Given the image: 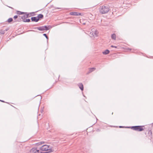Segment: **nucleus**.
Segmentation results:
<instances>
[{
	"mask_svg": "<svg viewBox=\"0 0 153 153\" xmlns=\"http://www.w3.org/2000/svg\"><path fill=\"white\" fill-rule=\"evenodd\" d=\"M0 33L2 34H4L5 33V31L2 30H0Z\"/></svg>",
	"mask_w": 153,
	"mask_h": 153,
	"instance_id": "nucleus-19",
	"label": "nucleus"
},
{
	"mask_svg": "<svg viewBox=\"0 0 153 153\" xmlns=\"http://www.w3.org/2000/svg\"><path fill=\"white\" fill-rule=\"evenodd\" d=\"M43 35L45 36L46 38L47 39V41H48V37L47 36V34L45 33H44L43 34Z\"/></svg>",
	"mask_w": 153,
	"mask_h": 153,
	"instance_id": "nucleus-20",
	"label": "nucleus"
},
{
	"mask_svg": "<svg viewBox=\"0 0 153 153\" xmlns=\"http://www.w3.org/2000/svg\"><path fill=\"white\" fill-rule=\"evenodd\" d=\"M110 10V8L108 5H103L100 6L99 8V11L102 14L107 13Z\"/></svg>",
	"mask_w": 153,
	"mask_h": 153,
	"instance_id": "nucleus-1",
	"label": "nucleus"
},
{
	"mask_svg": "<svg viewBox=\"0 0 153 153\" xmlns=\"http://www.w3.org/2000/svg\"><path fill=\"white\" fill-rule=\"evenodd\" d=\"M97 31H95V33H94L95 34L96 36H97Z\"/></svg>",
	"mask_w": 153,
	"mask_h": 153,
	"instance_id": "nucleus-26",
	"label": "nucleus"
},
{
	"mask_svg": "<svg viewBox=\"0 0 153 153\" xmlns=\"http://www.w3.org/2000/svg\"><path fill=\"white\" fill-rule=\"evenodd\" d=\"M145 134H146V132H145Z\"/></svg>",
	"mask_w": 153,
	"mask_h": 153,
	"instance_id": "nucleus-34",
	"label": "nucleus"
},
{
	"mask_svg": "<svg viewBox=\"0 0 153 153\" xmlns=\"http://www.w3.org/2000/svg\"><path fill=\"white\" fill-rule=\"evenodd\" d=\"M78 85L82 91H83V86L82 83H79L78 84Z\"/></svg>",
	"mask_w": 153,
	"mask_h": 153,
	"instance_id": "nucleus-10",
	"label": "nucleus"
},
{
	"mask_svg": "<svg viewBox=\"0 0 153 153\" xmlns=\"http://www.w3.org/2000/svg\"><path fill=\"white\" fill-rule=\"evenodd\" d=\"M23 22H30V19H24V20H23Z\"/></svg>",
	"mask_w": 153,
	"mask_h": 153,
	"instance_id": "nucleus-16",
	"label": "nucleus"
},
{
	"mask_svg": "<svg viewBox=\"0 0 153 153\" xmlns=\"http://www.w3.org/2000/svg\"><path fill=\"white\" fill-rule=\"evenodd\" d=\"M0 101L2 102H5L3 101V100H0Z\"/></svg>",
	"mask_w": 153,
	"mask_h": 153,
	"instance_id": "nucleus-28",
	"label": "nucleus"
},
{
	"mask_svg": "<svg viewBox=\"0 0 153 153\" xmlns=\"http://www.w3.org/2000/svg\"><path fill=\"white\" fill-rule=\"evenodd\" d=\"M31 31H34V30H31Z\"/></svg>",
	"mask_w": 153,
	"mask_h": 153,
	"instance_id": "nucleus-31",
	"label": "nucleus"
},
{
	"mask_svg": "<svg viewBox=\"0 0 153 153\" xmlns=\"http://www.w3.org/2000/svg\"><path fill=\"white\" fill-rule=\"evenodd\" d=\"M13 21V19L12 18H9L7 20V21L8 22L10 23L12 22Z\"/></svg>",
	"mask_w": 153,
	"mask_h": 153,
	"instance_id": "nucleus-18",
	"label": "nucleus"
},
{
	"mask_svg": "<svg viewBox=\"0 0 153 153\" xmlns=\"http://www.w3.org/2000/svg\"><path fill=\"white\" fill-rule=\"evenodd\" d=\"M47 152H43L36 148H32L30 150V153H49L54 151L53 149L49 150Z\"/></svg>",
	"mask_w": 153,
	"mask_h": 153,
	"instance_id": "nucleus-3",
	"label": "nucleus"
},
{
	"mask_svg": "<svg viewBox=\"0 0 153 153\" xmlns=\"http://www.w3.org/2000/svg\"><path fill=\"white\" fill-rule=\"evenodd\" d=\"M56 9H61V8H59V7H56Z\"/></svg>",
	"mask_w": 153,
	"mask_h": 153,
	"instance_id": "nucleus-29",
	"label": "nucleus"
},
{
	"mask_svg": "<svg viewBox=\"0 0 153 153\" xmlns=\"http://www.w3.org/2000/svg\"><path fill=\"white\" fill-rule=\"evenodd\" d=\"M9 7L10 8H11L12 9L13 8L12 7Z\"/></svg>",
	"mask_w": 153,
	"mask_h": 153,
	"instance_id": "nucleus-30",
	"label": "nucleus"
},
{
	"mask_svg": "<svg viewBox=\"0 0 153 153\" xmlns=\"http://www.w3.org/2000/svg\"><path fill=\"white\" fill-rule=\"evenodd\" d=\"M37 17V19L39 21L40 19H43V18L44 16L43 14H40L38 15Z\"/></svg>",
	"mask_w": 153,
	"mask_h": 153,
	"instance_id": "nucleus-9",
	"label": "nucleus"
},
{
	"mask_svg": "<svg viewBox=\"0 0 153 153\" xmlns=\"http://www.w3.org/2000/svg\"><path fill=\"white\" fill-rule=\"evenodd\" d=\"M126 128H131L133 130L139 131H143L145 129L144 126H134L131 127H127Z\"/></svg>",
	"mask_w": 153,
	"mask_h": 153,
	"instance_id": "nucleus-2",
	"label": "nucleus"
},
{
	"mask_svg": "<svg viewBox=\"0 0 153 153\" xmlns=\"http://www.w3.org/2000/svg\"><path fill=\"white\" fill-rule=\"evenodd\" d=\"M148 138L150 140H151L152 138V133L151 130H149L148 132V135H147Z\"/></svg>",
	"mask_w": 153,
	"mask_h": 153,
	"instance_id": "nucleus-7",
	"label": "nucleus"
},
{
	"mask_svg": "<svg viewBox=\"0 0 153 153\" xmlns=\"http://www.w3.org/2000/svg\"><path fill=\"white\" fill-rule=\"evenodd\" d=\"M40 150L41 151H47L52 149L49 145H43L40 148Z\"/></svg>",
	"mask_w": 153,
	"mask_h": 153,
	"instance_id": "nucleus-5",
	"label": "nucleus"
},
{
	"mask_svg": "<svg viewBox=\"0 0 153 153\" xmlns=\"http://www.w3.org/2000/svg\"><path fill=\"white\" fill-rule=\"evenodd\" d=\"M116 36L115 34V33H113L112 34V35L111 36V38L112 39H113L115 40L116 39Z\"/></svg>",
	"mask_w": 153,
	"mask_h": 153,
	"instance_id": "nucleus-13",
	"label": "nucleus"
},
{
	"mask_svg": "<svg viewBox=\"0 0 153 153\" xmlns=\"http://www.w3.org/2000/svg\"><path fill=\"white\" fill-rule=\"evenodd\" d=\"M113 114V112H112V114Z\"/></svg>",
	"mask_w": 153,
	"mask_h": 153,
	"instance_id": "nucleus-32",
	"label": "nucleus"
},
{
	"mask_svg": "<svg viewBox=\"0 0 153 153\" xmlns=\"http://www.w3.org/2000/svg\"><path fill=\"white\" fill-rule=\"evenodd\" d=\"M109 52L110 51L108 49H106L104 51L102 52V53L104 55H106L108 54L109 53Z\"/></svg>",
	"mask_w": 153,
	"mask_h": 153,
	"instance_id": "nucleus-11",
	"label": "nucleus"
},
{
	"mask_svg": "<svg viewBox=\"0 0 153 153\" xmlns=\"http://www.w3.org/2000/svg\"><path fill=\"white\" fill-rule=\"evenodd\" d=\"M31 20L32 22H37L39 21L37 16L32 17L31 18Z\"/></svg>",
	"mask_w": 153,
	"mask_h": 153,
	"instance_id": "nucleus-8",
	"label": "nucleus"
},
{
	"mask_svg": "<svg viewBox=\"0 0 153 153\" xmlns=\"http://www.w3.org/2000/svg\"><path fill=\"white\" fill-rule=\"evenodd\" d=\"M18 17V16H17V15H15V16L14 17H13V18L14 19H17V18Z\"/></svg>",
	"mask_w": 153,
	"mask_h": 153,
	"instance_id": "nucleus-22",
	"label": "nucleus"
},
{
	"mask_svg": "<svg viewBox=\"0 0 153 153\" xmlns=\"http://www.w3.org/2000/svg\"><path fill=\"white\" fill-rule=\"evenodd\" d=\"M70 14L73 16H82L81 13L79 12H72L70 13Z\"/></svg>",
	"mask_w": 153,
	"mask_h": 153,
	"instance_id": "nucleus-6",
	"label": "nucleus"
},
{
	"mask_svg": "<svg viewBox=\"0 0 153 153\" xmlns=\"http://www.w3.org/2000/svg\"><path fill=\"white\" fill-rule=\"evenodd\" d=\"M9 29V28H7L5 30H4V31H5H5H7Z\"/></svg>",
	"mask_w": 153,
	"mask_h": 153,
	"instance_id": "nucleus-25",
	"label": "nucleus"
},
{
	"mask_svg": "<svg viewBox=\"0 0 153 153\" xmlns=\"http://www.w3.org/2000/svg\"><path fill=\"white\" fill-rule=\"evenodd\" d=\"M25 14L26 15V16L27 18L31 16H30V13H28L27 12H25Z\"/></svg>",
	"mask_w": 153,
	"mask_h": 153,
	"instance_id": "nucleus-15",
	"label": "nucleus"
},
{
	"mask_svg": "<svg viewBox=\"0 0 153 153\" xmlns=\"http://www.w3.org/2000/svg\"><path fill=\"white\" fill-rule=\"evenodd\" d=\"M152 124H153V123H152Z\"/></svg>",
	"mask_w": 153,
	"mask_h": 153,
	"instance_id": "nucleus-35",
	"label": "nucleus"
},
{
	"mask_svg": "<svg viewBox=\"0 0 153 153\" xmlns=\"http://www.w3.org/2000/svg\"><path fill=\"white\" fill-rule=\"evenodd\" d=\"M42 143H43L42 142H40L38 143L37 144H38V145H39L40 144H42Z\"/></svg>",
	"mask_w": 153,
	"mask_h": 153,
	"instance_id": "nucleus-23",
	"label": "nucleus"
},
{
	"mask_svg": "<svg viewBox=\"0 0 153 153\" xmlns=\"http://www.w3.org/2000/svg\"><path fill=\"white\" fill-rule=\"evenodd\" d=\"M119 127L120 128H124V127L123 126H119Z\"/></svg>",
	"mask_w": 153,
	"mask_h": 153,
	"instance_id": "nucleus-27",
	"label": "nucleus"
},
{
	"mask_svg": "<svg viewBox=\"0 0 153 153\" xmlns=\"http://www.w3.org/2000/svg\"><path fill=\"white\" fill-rule=\"evenodd\" d=\"M111 47H112V48H117V46H114V45H111Z\"/></svg>",
	"mask_w": 153,
	"mask_h": 153,
	"instance_id": "nucleus-24",
	"label": "nucleus"
},
{
	"mask_svg": "<svg viewBox=\"0 0 153 153\" xmlns=\"http://www.w3.org/2000/svg\"><path fill=\"white\" fill-rule=\"evenodd\" d=\"M30 16H33L35 15V13L34 12H31L30 13Z\"/></svg>",
	"mask_w": 153,
	"mask_h": 153,
	"instance_id": "nucleus-21",
	"label": "nucleus"
},
{
	"mask_svg": "<svg viewBox=\"0 0 153 153\" xmlns=\"http://www.w3.org/2000/svg\"><path fill=\"white\" fill-rule=\"evenodd\" d=\"M18 21V22H19V20H17V21Z\"/></svg>",
	"mask_w": 153,
	"mask_h": 153,
	"instance_id": "nucleus-33",
	"label": "nucleus"
},
{
	"mask_svg": "<svg viewBox=\"0 0 153 153\" xmlns=\"http://www.w3.org/2000/svg\"><path fill=\"white\" fill-rule=\"evenodd\" d=\"M26 15H24L23 16H22L21 17V19H22V21L24 20V19H25L26 18H27L26 17Z\"/></svg>",
	"mask_w": 153,
	"mask_h": 153,
	"instance_id": "nucleus-17",
	"label": "nucleus"
},
{
	"mask_svg": "<svg viewBox=\"0 0 153 153\" xmlns=\"http://www.w3.org/2000/svg\"><path fill=\"white\" fill-rule=\"evenodd\" d=\"M16 13L17 15H18L25 14V12H21L20 11H18V10L16 11Z\"/></svg>",
	"mask_w": 153,
	"mask_h": 153,
	"instance_id": "nucleus-12",
	"label": "nucleus"
},
{
	"mask_svg": "<svg viewBox=\"0 0 153 153\" xmlns=\"http://www.w3.org/2000/svg\"><path fill=\"white\" fill-rule=\"evenodd\" d=\"M51 28V27L50 25H45L34 27V28L37 29L39 30L43 31L48 30Z\"/></svg>",
	"mask_w": 153,
	"mask_h": 153,
	"instance_id": "nucleus-4",
	"label": "nucleus"
},
{
	"mask_svg": "<svg viewBox=\"0 0 153 153\" xmlns=\"http://www.w3.org/2000/svg\"><path fill=\"white\" fill-rule=\"evenodd\" d=\"M95 69V68H90L88 73H90L92 72L93 71H94Z\"/></svg>",
	"mask_w": 153,
	"mask_h": 153,
	"instance_id": "nucleus-14",
	"label": "nucleus"
}]
</instances>
